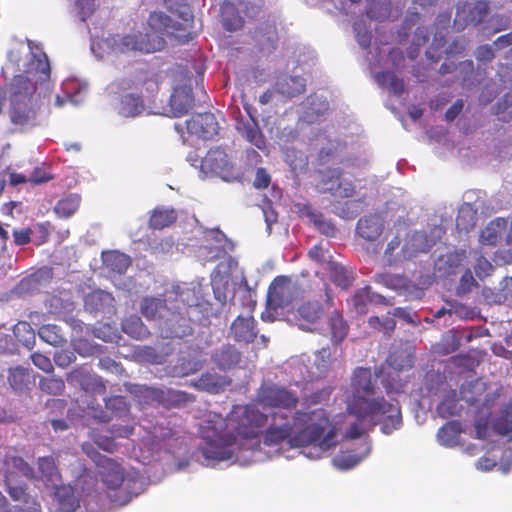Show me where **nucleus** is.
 <instances>
[{
	"label": "nucleus",
	"instance_id": "obj_34",
	"mask_svg": "<svg viewBox=\"0 0 512 512\" xmlns=\"http://www.w3.org/2000/svg\"><path fill=\"white\" fill-rule=\"evenodd\" d=\"M5 490L14 502L23 504L33 499L28 492V484L21 480L4 481Z\"/></svg>",
	"mask_w": 512,
	"mask_h": 512
},
{
	"label": "nucleus",
	"instance_id": "obj_39",
	"mask_svg": "<svg viewBox=\"0 0 512 512\" xmlns=\"http://www.w3.org/2000/svg\"><path fill=\"white\" fill-rule=\"evenodd\" d=\"M308 217L319 230V232L327 237H335L337 234V227L331 221L324 218L323 214L316 211L308 213Z\"/></svg>",
	"mask_w": 512,
	"mask_h": 512
},
{
	"label": "nucleus",
	"instance_id": "obj_17",
	"mask_svg": "<svg viewBox=\"0 0 512 512\" xmlns=\"http://www.w3.org/2000/svg\"><path fill=\"white\" fill-rule=\"evenodd\" d=\"M252 38L259 51L272 53L279 40L276 24L269 21L261 23L256 27Z\"/></svg>",
	"mask_w": 512,
	"mask_h": 512
},
{
	"label": "nucleus",
	"instance_id": "obj_54",
	"mask_svg": "<svg viewBox=\"0 0 512 512\" xmlns=\"http://www.w3.org/2000/svg\"><path fill=\"white\" fill-rule=\"evenodd\" d=\"M168 400L176 406H184L195 401V397L184 391L169 390Z\"/></svg>",
	"mask_w": 512,
	"mask_h": 512
},
{
	"label": "nucleus",
	"instance_id": "obj_2",
	"mask_svg": "<svg viewBox=\"0 0 512 512\" xmlns=\"http://www.w3.org/2000/svg\"><path fill=\"white\" fill-rule=\"evenodd\" d=\"M268 415L253 404L236 405L224 418L210 412L199 428L204 440L202 454L208 460L224 461L233 457L235 447L242 449L243 440L256 439L268 424Z\"/></svg>",
	"mask_w": 512,
	"mask_h": 512
},
{
	"label": "nucleus",
	"instance_id": "obj_56",
	"mask_svg": "<svg viewBox=\"0 0 512 512\" xmlns=\"http://www.w3.org/2000/svg\"><path fill=\"white\" fill-rule=\"evenodd\" d=\"M239 5L242 7L247 17L253 18L260 12L263 0H241Z\"/></svg>",
	"mask_w": 512,
	"mask_h": 512
},
{
	"label": "nucleus",
	"instance_id": "obj_11",
	"mask_svg": "<svg viewBox=\"0 0 512 512\" xmlns=\"http://www.w3.org/2000/svg\"><path fill=\"white\" fill-rule=\"evenodd\" d=\"M489 13V3L485 0L475 2L460 1L456 5L454 26L458 31L467 26H477Z\"/></svg>",
	"mask_w": 512,
	"mask_h": 512
},
{
	"label": "nucleus",
	"instance_id": "obj_49",
	"mask_svg": "<svg viewBox=\"0 0 512 512\" xmlns=\"http://www.w3.org/2000/svg\"><path fill=\"white\" fill-rule=\"evenodd\" d=\"M29 374L25 368L16 367L9 370L8 381L14 390H22L28 382Z\"/></svg>",
	"mask_w": 512,
	"mask_h": 512
},
{
	"label": "nucleus",
	"instance_id": "obj_4",
	"mask_svg": "<svg viewBox=\"0 0 512 512\" xmlns=\"http://www.w3.org/2000/svg\"><path fill=\"white\" fill-rule=\"evenodd\" d=\"M350 387L352 395L347 403V409L351 415L359 421H368L371 427L381 424V431L386 435L402 426V413L398 400H386L384 397L369 398L376 393L371 368H355Z\"/></svg>",
	"mask_w": 512,
	"mask_h": 512
},
{
	"label": "nucleus",
	"instance_id": "obj_60",
	"mask_svg": "<svg viewBox=\"0 0 512 512\" xmlns=\"http://www.w3.org/2000/svg\"><path fill=\"white\" fill-rule=\"evenodd\" d=\"M441 417L446 418L456 414V401L452 398L444 399L437 408Z\"/></svg>",
	"mask_w": 512,
	"mask_h": 512
},
{
	"label": "nucleus",
	"instance_id": "obj_23",
	"mask_svg": "<svg viewBox=\"0 0 512 512\" xmlns=\"http://www.w3.org/2000/svg\"><path fill=\"white\" fill-rule=\"evenodd\" d=\"M493 431L512 441V403H505L498 415L492 420Z\"/></svg>",
	"mask_w": 512,
	"mask_h": 512
},
{
	"label": "nucleus",
	"instance_id": "obj_63",
	"mask_svg": "<svg viewBox=\"0 0 512 512\" xmlns=\"http://www.w3.org/2000/svg\"><path fill=\"white\" fill-rule=\"evenodd\" d=\"M271 183V177L265 168H258L253 185L257 189H266Z\"/></svg>",
	"mask_w": 512,
	"mask_h": 512
},
{
	"label": "nucleus",
	"instance_id": "obj_28",
	"mask_svg": "<svg viewBox=\"0 0 512 512\" xmlns=\"http://www.w3.org/2000/svg\"><path fill=\"white\" fill-rule=\"evenodd\" d=\"M434 244L435 242L430 241L425 232L415 231L410 240L406 243L404 250L408 253V256L411 257L418 253L428 252Z\"/></svg>",
	"mask_w": 512,
	"mask_h": 512
},
{
	"label": "nucleus",
	"instance_id": "obj_58",
	"mask_svg": "<svg viewBox=\"0 0 512 512\" xmlns=\"http://www.w3.org/2000/svg\"><path fill=\"white\" fill-rule=\"evenodd\" d=\"M477 286H478V283L475 280V278L473 277L472 272L469 269H467L461 276L460 284H459V288H458L459 293H463V294L469 293L472 291V289L474 287H477Z\"/></svg>",
	"mask_w": 512,
	"mask_h": 512
},
{
	"label": "nucleus",
	"instance_id": "obj_43",
	"mask_svg": "<svg viewBox=\"0 0 512 512\" xmlns=\"http://www.w3.org/2000/svg\"><path fill=\"white\" fill-rule=\"evenodd\" d=\"M331 279L337 286L347 289L353 284V273L348 271L345 267L340 265H333L331 267Z\"/></svg>",
	"mask_w": 512,
	"mask_h": 512
},
{
	"label": "nucleus",
	"instance_id": "obj_64",
	"mask_svg": "<svg viewBox=\"0 0 512 512\" xmlns=\"http://www.w3.org/2000/svg\"><path fill=\"white\" fill-rule=\"evenodd\" d=\"M481 242L485 245H496L499 235L493 225H488L482 232H481Z\"/></svg>",
	"mask_w": 512,
	"mask_h": 512
},
{
	"label": "nucleus",
	"instance_id": "obj_59",
	"mask_svg": "<svg viewBox=\"0 0 512 512\" xmlns=\"http://www.w3.org/2000/svg\"><path fill=\"white\" fill-rule=\"evenodd\" d=\"M33 364L45 373L53 371V365L49 357L41 353H33L31 355Z\"/></svg>",
	"mask_w": 512,
	"mask_h": 512
},
{
	"label": "nucleus",
	"instance_id": "obj_29",
	"mask_svg": "<svg viewBox=\"0 0 512 512\" xmlns=\"http://www.w3.org/2000/svg\"><path fill=\"white\" fill-rule=\"evenodd\" d=\"M166 309V300L162 298L147 296L140 303V312L148 320L160 318L161 312Z\"/></svg>",
	"mask_w": 512,
	"mask_h": 512
},
{
	"label": "nucleus",
	"instance_id": "obj_41",
	"mask_svg": "<svg viewBox=\"0 0 512 512\" xmlns=\"http://www.w3.org/2000/svg\"><path fill=\"white\" fill-rule=\"evenodd\" d=\"M13 334L24 346L31 348L35 342V333L31 325L26 321H19L13 328Z\"/></svg>",
	"mask_w": 512,
	"mask_h": 512
},
{
	"label": "nucleus",
	"instance_id": "obj_35",
	"mask_svg": "<svg viewBox=\"0 0 512 512\" xmlns=\"http://www.w3.org/2000/svg\"><path fill=\"white\" fill-rule=\"evenodd\" d=\"M279 92L289 97H295L305 92V79L298 76H285L278 83Z\"/></svg>",
	"mask_w": 512,
	"mask_h": 512
},
{
	"label": "nucleus",
	"instance_id": "obj_45",
	"mask_svg": "<svg viewBox=\"0 0 512 512\" xmlns=\"http://www.w3.org/2000/svg\"><path fill=\"white\" fill-rule=\"evenodd\" d=\"M40 389L50 395H60L65 389V383L60 377H43L39 381Z\"/></svg>",
	"mask_w": 512,
	"mask_h": 512
},
{
	"label": "nucleus",
	"instance_id": "obj_52",
	"mask_svg": "<svg viewBox=\"0 0 512 512\" xmlns=\"http://www.w3.org/2000/svg\"><path fill=\"white\" fill-rule=\"evenodd\" d=\"M82 389L92 394H105L106 385L100 376L92 373L86 383H84Z\"/></svg>",
	"mask_w": 512,
	"mask_h": 512
},
{
	"label": "nucleus",
	"instance_id": "obj_10",
	"mask_svg": "<svg viewBox=\"0 0 512 512\" xmlns=\"http://www.w3.org/2000/svg\"><path fill=\"white\" fill-rule=\"evenodd\" d=\"M201 169L221 177L225 181L238 178L234 164L229 160L227 153L220 147L211 148L201 160Z\"/></svg>",
	"mask_w": 512,
	"mask_h": 512
},
{
	"label": "nucleus",
	"instance_id": "obj_51",
	"mask_svg": "<svg viewBox=\"0 0 512 512\" xmlns=\"http://www.w3.org/2000/svg\"><path fill=\"white\" fill-rule=\"evenodd\" d=\"M107 263L112 270L122 274L130 266L131 261L127 255L120 252H113L107 258Z\"/></svg>",
	"mask_w": 512,
	"mask_h": 512
},
{
	"label": "nucleus",
	"instance_id": "obj_16",
	"mask_svg": "<svg viewBox=\"0 0 512 512\" xmlns=\"http://www.w3.org/2000/svg\"><path fill=\"white\" fill-rule=\"evenodd\" d=\"M384 231V219L378 213L361 217L356 224V236L366 242H374Z\"/></svg>",
	"mask_w": 512,
	"mask_h": 512
},
{
	"label": "nucleus",
	"instance_id": "obj_37",
	"mask_svg": "<svg viewBox=\"0 0 512 512\" xmlns=\"http://www.w3.org/2000/svg\"><path fill=\"white\" fill-rule=\"evenodd\" d=\"M331 339L334 344L341 343L348 334V325L342 315L334 311L329 318Z\"/></svg>",
	"mask_w": 512,
	"mask_h": 512
},
{
	"label": "nucleus",
	"instance_id": "obj_9",
	"mask_svg": "<svg viewBox=\"0 0 512 512\" xmlns=\"http://www.w3.org/2000/svg\"><path fill=\"white\" fill-rule=\"evenodd\" d=\"M297 285L288 276H277L267 292V309L277 311L290 306L297 297Z\"/></svg>",
	"mask_w": 512,
	"mask_h": 512
},
{
	"label": "nucleus",
	"instance_id": "obj_44",
	"mask_svg": "<svg viewBox=\"0 0 512 512\" xmlns=\"http://www.w3.org/2000/svg\"><path fill=\"white\" fill-rule=\"evenodd\" d=\"M412 357L404 351H393L387 358L388 365L396 371H402L412 367Z\"/></svg>",
	"mask_w": 512,
	"mask_h": 512
},
{
	"label": "nucleus",
	"instance_id": "obj_24",
	"mask_svg": "<svg viewBox=\"0 0 512 512\" xmlns=\"http://www.w3.org/2000/svg\"><path fill=\"white\" fill-rule=\"evenodd\" d=\"M461 432L462 427L459 421H449L439 428L438 442L445 447H455L459 444Z\"/></svg>",
	"mask_w": 512,
	"mask_h": 512
},
{
	"label": "nucleus",
	"instance_id": "obj_32",
	"mask_svg": "<svg viewBox=\"0 0 512 512\" xmlns=\"http://www.w3.org/2000/svg\"><path fill=\"white\" fill-rule=\"evenodd\" d=\"M81 196L78 194H69L61 198L54 207V212L61 218L71 217L80 207Z\"/></svg>",
	"mask_w": 512,
	"mask_h": 512
},
{
	"label": "nucleus",
	"instance_id": "obj_40",
	"mask_svg": "<svg viewBox=\"0 0 512 512\" xmlns=\"http://www.w3.org/2000/svg\"><path fill=\"white\" fill-rule=\"evenodd\" d=\"M243 136L247 141H249L258 149L263 150L266 148L265 137L262 134L256 121L253 120L252 123H247L244 125Z\"/></svg>",
	"mask_w": 512,
	"mask_h": 512
},
{
	"label": "nucleus",
	"instance_id": "obj_8",
	"mask_svg": "<svg viewBox=\"0 0 512 512\" xmlns=\"http://www.w3.org/2000/svg\"><path fill=\"white\" fill-rule=\"evenodd\" d=\"M255 400L264 408L293 412L300 402L296 391L274 382L262 383L257 390Z\"/></svg>",
	"mask_w": 512,
	"mask_h": 512
},
{
	"label": "nucleus",
	"instance_id": "obj_33",
	"mask_svg": "<svg viewBox=\"0 0 512 512\" xmlns=\"http://www.w3.org/2000/svg\"><path fill=\"white\" fill-rule=\"evenodd\" d=\"M145 105L141 96L126 94L121 99L119 113L124 117H135L141 114Z\"/></svg>",
	"mask_w": 512,
	"mask_h": 512
},
{
	"label": "nucleus",
	"instance_id": "obj_15",
	"mask_svg": "<svg viewBox=\"0 0 512 512\" xmlns=\"http://www.w3.org/2000/svg\"><path fill=\"white\" fill-rule=\"evenodd\" d=\"M325 312L320 302L307 301L297 308L294 318L299 328L305 331H312V326L323 318Z\"/></svg>",
	"mask_w": 512,
	"mask_h": 512
},
{
	"label": "nucleus",
	"instance_id": "obj_1",
	"mask_svg": "<svg viewBox=\"0 0 512 512\" xmlns=\"http://www.w3.org/2000/svg\"><path fill=\"white\" fill-rule=\"evenodd\" d=\"M333 389L323 387L302 397L303 409H296L291 415L286 412L271 413V421L263 431V443L277 446L287 443L291 448L313 445L327 451L337 445V429L325 408L311 409L327 403Z\"/></svg>",
	"mask_w": 512,
	"mask_h": 512
},
{
	"label": "nucleus",
	"instance_id": "obj_3",
	"mask_svg": "<svg viewBox=\"0 0 512 512\" xmlns=\"http://www.w3.org/2000/svg\"><path fill=\"white\" fill-rule=\"evenodd\" d=\"M29 59L25 65V74L13 77L8 86L10 121L20 131L35 127L39 110L36 94L37 84L48 83L51 78V66L47 54L38 44L28 41Z\"/></svg>",
	"mask_w": 512,
	"mask_h": 512
},
{
	"label": "nucleus",
	"instance_id": "obj_14",
	"mask_svg": "<svg viewBox=\"0 0 512 512\" xmlns=\"http://www.w3.org/2000/svg\"><path fill=\"white\" fill-rule=\"evenodd\" d=\"M1 473L4 481L20 480L19 475L28 480L36 479L34 468L23 457L13 454L4 456Z\"/></svg>",
	"mask_w": 512,
	"mask_h": 512
},
{
	"label": "nucleus",
	"instance_id": "obj_57",
	"mask_svg": "<svg viewBox=\"0 0 512 512\" xmlns=\"http://www.w3.org/2000/svg\"><path fill=\"white\" fill-rule=\"evenodd\" d=\"M76 361V355L69 350H61L55 353L54 362L58 367L66 368Z\"/></svg>",
	"mask_w": 512,
	"mask_h": 512
},
{
	"label": "nucleus",
	"instance_id": "obj_47",
	"mask_svg": "<svg viewBox=\"0 0 512 512\" xmlns=\"http://www.w3.org/2000/svg\"><path fill=\"white\" fill-rule=\"evenodd\" d=\"M92 371L88 365H80L72 369L66 376L69 384L79 385L81 388L91 376Z\"/></svg>",
	"mask_w": 512,
	"mask_h": 512
},
{
	"label": "nucleus",
	"instance_id": "obj_31",
	"mask_svg": "<svg viewBox=\"0 0 512 512\" xmlns=\"http://www.w3.org/2000/svg\"><path fill=\"white\" fill-rule=\"evenodd\" d=\"M122 330L132 338L139 340L145 339L150 335L148 328L137 315L125 318L122 322Z\"/></svg>",
	"mask_w": 512,
	"mask_h": 512
},
{
	"label": "nucleus",
	"instance_id": "obj_25",
	"mask_svg": "<svg viewBox=\"0 0 512 512\" xmlns=\"http://www.w3.org/2000/svg\"><path fill=\"white\" fill-rule=\"evenodd\" d=\"M178 218V214L173 208H155L149 219V227L154 230H162L173 225Z\"/></svg>",
	"mask_w": 512,
	"mask_h": 512
},
{
	"label": "nucleus",
	"instance_id": "obj_7",
	"mask_svg": "<svg viewBox=\"0 0 512 512\" xmlns=\"http://www.w3.org/2000/svg\"><path fill=\"white\" fill-rule=\"evenodd\" d=\"M104 44L115 54L153 53L164 48L165 40L155 32L149 34L133 31L126 35H110L104 40Z\"/></svg>",
	"mask_w": 512,
	"mask_h": 512
},
{
	"label": "nucleus",
	"instance_id": "obj_13",
	"mask_svg": "<svg viewBox=\"0 0 512 512\" xmlns=\"http://www.w3.org/2000/svg\"><path fill=\"white\" fill-rule=\"evenodd\" d=\"M186 128L190 135L203 140L212 139L220 129L215 115L210 112L193 115L186 122Z\"/></svg>",
	"mask_w": 512,
	"mask_h": 512
},
{
	"label": "nucleus",
	"instance_id": "obj_5",
	"mask_svg": "<svg viewBox=\"0 0 512 512\" xmlns=\"http://www.w3.org/2000/svg\"><path fill=\"white\" fill-rule=\"evenodd\" d=\"M82 449L100 469L99 474L106 487L115 491L114 495H109L112 502L124 506L140 493L141 481L134 476H124L119 463L101 454L91 444H83Z\"/></svg>",
	"mask_w": 512,
	"mask_h": 512
},
{
	"label": "nucleus",
	"instance_id": "obj_30",
	"mask_svg": "<svg viewBox=\"0 0 512 512\" xmlns=\"http://www.w3.org/2000/svg\"><path fill=\"white\" fill-rule=\"evenodd\" d=\"M214 360L219 368L226 370L240 362L241 354L234 346L225 345L215 354Z\"/></svg>",
	"mask_w": 512,
	"mask_h": 512
},
{
	"label": "nucleus",
	"instance_id": "obj_62",
	"mask_svg": "<svg viewBox=\"0 0 512 512\" xmlns=\"http://www.w3.org/2000/svg\"><path fill=\"white\" fill-rule=\"evenodd\" d=\"M94 441L99 448L107 452L113 453L117 449V444L113 437L98 434L94 436Z\"/></svg>",
	"mask_w": 512,
	"mask_h": 512
},
{
	"label": "nucleus",
	"instance_id": "obj_27",
	"mask_svg": "<svg viewBox=\"0 0 512 512\" xmlns=\"http://www.w3.org/2000/svg\"><path fill=\"white\" fill-rule=\"evenodd\" d=\"M486 383L481 380H475L463 384L460 389V394L463 400L470 405H477L486 392Z\"/></svg>",
	"mask_w": 512,
	"mask_h": 512
},
{
	"label": "nucleus",
	"instance_id": "obj_26",
	"mask_svg": "<svg viewBox=\"0 0 512 512\" xmlns=\"http://www.w3.org/2000/svg\"><path fill=\"white\" fill-rule=\"evenodd\" d=\"M374 79L380 87L389 89L396 96L402 95L405 91L404 80L392 71L378 72Z\"/></svg>",
	"mask_w": 512,
	"mask_h": 512
},
{
	"label": "nucleus",
	"instance_id": "obj_61",
	"mask_svg": "<svg viewBox=\"0 0 512 512\" xmlns=\"http://www.w3.org/2000/svg\"><path fill=\"white\" fill-rule=\"evenodd\" d=\"M99 367L103 370L119 374L121 375L124 373L123 366L116 362L115 360L111 359L110 357H104L99 360Z\"/></svg>",
	"mask_w": 512,
	"mask_h": 512
},
{
	"label": "nucleus",
	"instance_id": "obj_20",
	"mask_svg": "<svg viewBox=\"0 0 512 512\" xmlns=\"http://www.w3.org/2000/svg\"><path fill=\"white\" fill-rule=\"evenodd\" d=\"M53 492L54 500L62 512H75L80 507L79 496L69 484H58Z\"/></svg>",
	"mask_w": 512,
	"mask_h": 512
},
{
	"label": "nucleus",
	"instance_id": "obj_19",
	"mask_svg": "<svg viewBox=\"0 0 512 512\" xmlns=\"http://www.w3.org/2000/svg\"><path fill=\"white\" fill-rule=\"evenodd\" d=\"M230 332L237 342L252 343L257 337L256 321L253 316H238L231 324Z\"/></svg>",
	"mask_w": 512,
	"mask_h": 512
},
{
	"label": "nucleus",
	"instance_id": "obj_50",
	"mask_svg": "<svg viewBox=\"0 0 512 512\" xmlns=\"http://www.w3.org/2000/svg\"><path fill=\"white\" fill-rule=\"evenodd\" d=\"M105 407L115 416H122L129 412V406L123 396H112L105 399Z\"/></svg>",
	"mask_w": 512,
	"mask_h": 512
},
{
	"label": "nucleus",
	"instance_id": "obj_55",
	"mask_svg": "<svg viewBox=\"0 0 512 512\" xmlns=\"http://www.w3.org/2000/svg\"><path fill=\"white\" fill-rule=\"evenodd\" d=\"M476 275L483 279L487 276H490L494 271V266L491 262L483 256H480L476 260V264L474 266Z\"/></svg>",
	"mask_w": 512,
	"mask_h": 512
},
{
	"label": "nucleus",
	"instance_id": "obj_48",
	"mask_svg": "<svg viewBox=\"0 0 512 512\" xmlns=\"http://www.w3.org/2000/svg\"><path fill=\"white\" fill-rule=\"evenodd\" d=\"M362 461V457L350 452L338 454L333 459V464L339 470H349L354 468Z\"/></svg>",
	"mask_w": 512,
	"mask_h": 512
},
{
	"label": "nucleus",
	"instance_id": "obj_6",
	"mask_svg": "<svg viewBox=\"0 0 512 512\" xmlns=\"http://www.w3.org/2000/svg\"><path fill=\"white\" fill-rule=\"evenodd\" d=\"M171 15L164 12H152L148 23L152 29L165 31L176 37L188 36L193 28L194 15L188 5L181 0H163Z\"/></svg>",
	"mask_w": 512,
	"mask_h": 512
},
{
	"label": "nucleus",
	"instance_id": "obj_12",
	"mask_svg": "<svg viewBox=\"0 0 512 512\" xmlns=\"http://www.w3.org/2000/svg\"><path fill=\"white\" fill-rule=\"evenodd\" d=\"M321 190L339 198H350L355 194L353 182L345 178L343 171L338 168L328 169L325 172Z\"/></svg>",
	"mask_w": 512,
	"mask_h": 512
},
{
	"label": "nucleus",
	"instance_id": "obj_46",
	"mask_svg": "<svg viewBox=\"0 0 512 512\" xmlns=\"http://www.w3.org/2000/svg\"><path fill=\"white\" fill-rule=\"evenodd\" d=\"M352 304L357 313L366 314L368 312V305L371 304L369 286H365L355 292L352 297Z\"/></svg>",
	"mask_w": 512,
	"mask_h": 512
},
{
	"label": "nucleus",
	"instance_id": "obj_18",
	"mask_svg": "<svg viewBox=\"0 0 512 512\" xmlns=\"http://www.w3.org/2000/svg\"><path fill=\"white\" fill-rule=\"evenodd\" d=\"M36 464L38 474H36L35 480L42 481L48 488H54L61 482V472L53 456L39 457Z\"/></svg>",
	"mask_w": 512,
	"mask_h": 512
},
{
	"label": "nucleus",
	"instance_id": "obj_22",
	"mask_svg": "<svg viewBox=\"0 0 512 512\" xmlns=\"http://www.w3.org/2000/svg\"><path fill=\"white\" fill-rule=\"evenodd\" d=\"M220 21L226 31L234 32L243 28L245 21L239 9L232 2L225 1L220 9Z\"/></svg>",
	"mask_w": 512,
	"mask_h": 512
},
{
	"label": "nucleus",
	"instance_id": "obj_21",
	"mask_svg": "<svg viewBox=\"0 0 512 512\" xmlns=\"http://www.w3.org/2000/svg\"><path fill=\"white\" fill-rule=\"evenodd\" d=\"M194 106L191 89L176 88L170 96V107L175 117L187 114Z\"/></svg>",
	"mask_w": 512,
	"mask_h": 512
},
{
	"label": "nucleus",
	"instance_id": "obj_53",
	"mask_svg": "<svg viewBox=\"0 0 512 512\" xmlns=\"http://www.w3.org/2000/svg\"><path fill=\"white\" fill-rule=\"evenodd\" d=\"M456 225L460 230L468 231L475 225L474 216L468 209H461L456 217Z\"/></svg>",
	"mask_w": 512,
	"mask_h": 512
},
{
	"label": "nucleus",
	"instance_id": "obj_42",
	"mask_svg": "<svg viewBox=\"0 0 512 512\" xmlns=\"http://www.w3.org/2000/svg\"><path fill=\"white\" fill-rule=\"evenodd\" d=\"M73 7L80 21L86 22L95 14L99 4L97 0H73Z\"/></svg>",
	"mask_w": 512,
	"mask_h": 512
},
{
	"label": "nucleus",
	"instance_id": "obj_38",
	"mask_svg": "<svg viewBox=\"0 0 512 512\" xmlns=\"http://www.w3.org/2000/svg\"><path fill=\"white\" fill-rule=\"evenodd\" d=\"M374 282L393 290H406L408 280L404 276L390 273H379L374 275Z\"/></svg>",
	"mask_w": 512,
	"mask_h": 512
},
{
	"label": "nucleus",
	"instance_id": "obj_36",
	"mask_svg": "<svg viewBox=\"0 0 512 512\" xmlns=\"http://www.w3.org/2000/svg\"><path fill=\"white\" fill-rule=\"evenodd\" d=\"M39 337L52 346H62L66 343V338L62 329L55 324L42 325L38 330Z\"/></svg>",
	"mask_w": 512,
	"mask_h": 512
}]
</instances>
